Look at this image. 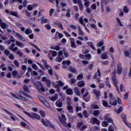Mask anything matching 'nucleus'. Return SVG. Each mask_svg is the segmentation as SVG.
<instances>
[{"instance_id":"f257e3e1","label":"nucleus","mask_w":131,"mask_h":131,"mask_svg":"<svg viewBox=\"0 0 131 131\" xmlns=\"http://www.w3.org/2000/svg\"><path fill=\"white\" fill-rule=\"evenodd\" d=\"M109 96L111 98L110 100V104H111V105H112L113 106H116V105H117V102L120 105H121V99H120L119 97H118L116 100V99H114L113 94H112V93H110Z\"/></svg>"},{"instance_id":"f03ea898","label":"nucleus","mask_w":131,"mask_h":131,"mask_svg":"<svg viewBox=\"0 0 131 131\" xmlns=\"http://www.w3.org/2000/svg\"><path fill=\"white\" fill-rule=\"evenodd\" d=\"M24 113L26 115H27V116H29V117H30V118H32V119H40V116L38 115V114L34 113H31L30 114L29 113L24 111Z\"/></svg>"},{"instance_id":"7ed1b4c3","label":"nucleus","mask_w":131,"mask_h":131,"mask_svg":"<svg viewBox=\"0 0 131 131\" xmlns=\"http://www.w3.org/2000/svg\"><path fill=\"white\" fill-rule=\"evenodd\" d=\"M112 79L114 85L117 88V91L119 92V90H118V86L117 85L118 82H117V80L116 79V70H115L114 72L112 73Z\"/></svg>"},{"instance_id":"20e7f679","label":"nucleus","mask_w":131,"mask_h":131,"mask_svg":"<svg viewBox=\"0 0 131 131\" xmlns=\"http://www.w3.org/2000/svg\"><path fill=\"white\" fill-rule=\"evenodd\" d=\"M61 117H59V120L60 122L61 123V124L63 126H66L67 125V123H66V121H67V118H66V116L65 115L61 114Z\"/></svg>"},{"instance_id":"39448f33","label":"nucleus","mask_w":131,"mask_h":131,"mask_svg":"<svg viewBox=\"0 0 131 131\" xmlns=\"http://www.w3.org/2000/svg\"><path fill=\"white\" fill-rule=\"evenodd\" d=\"M10 96H11V97H12L13 98H14V99H17V100H19L20 99V100H22L23 101H28V99L26 98V97H24L23 96L21 95L20 94H18L17 96L14 93H10Z\"/></svg>"},{"instance_id":"423d86ee","label":"nucleus","mask_w":131,"mask_h":131,"mask_svg":"<svg viewBox=\"0 0 131 131\" xmlns=\"http://www.w3.org/2000/svg\"><path fill=\"white\" fill-rule=\"evenodd\" d=\"M63 54L64 55L66 58L68 57V56H69L68 52H67V51H66V49H65V48H64L63 49H62V50L58 52V56L59 57H61V56H62V55H63Z\"/></svg>"},{"instance_id":"0eeeda50","label":"nucleus","mask_w":131,"mask_h":131,"mask_svg":"<svg viewBox=\"0 0 131 131\" xmlns=\"http://www.w3.org/2000/svg\"><path fill=\"white\" fill-rule=\"evenodd\" d=\"M79 21L80 22V24H81V25H82L83 26H84L86 32H88V33H91V32H90V30H89L88 28H86V26H85V24L83 23V17L81 16V17H80L79 19Z\"/></svg>"},{"instance_id":"6e6552de","label":"nucleus","mask_w":131,"mask_h":131,"mask_svg":"<svg viewBox=\"0 0 131 131\" xmlns=\"http://www.w3.org/2000/svg\"><path fill=\"white\" fill-rule=\"evenodd\" d=\"M71 41V47L73 49H76V44L75 43V39L74 38H70Z\"/></svg>"},{"instance_id":"1a4fd4ad","label":"nucleus","mask_w":131,"mask_h":131,"mask_svg":"<svg viewBox=\"0 0 131 131\" xmlns=\"http://www.w3.org/2000/svg\"><path fill=\"white\" fill-rule=\"evenodd\" d=\"M13 35H14V36H17V37L20 38V39H21V40H22L23 41H26V39H25V38H24V37L22 36V35H21V34H20L18 33H15V32H13Z\"/></svg>"},{"instance_id":"9d476101","label":"nucleus","mask_w":131,"mask_h":131,"mask_svg":"<svg viewBox=\"0 0 131 131\" xmlns=\"http://www.w3.org/2000/svg\"><path fill=\"white\" fill-rule=\"evenodd\" d=\"M13 35H14V36H17V37L20 38V39H21V40H22L23 41H26V39H25V38H24V37L22 36V35H21V34H20L18 33H15V32H13Z\"/></svg>"},{"instance_id":"9b49d317","label":"nucleus","mask_w":131,"mask_h":131,"mask_svg":"<svg viewBox=\"0 0 131 131\" xmlns=\"http://www.w3.org/2000/svg\"><path fill=\"white\" fill-rule=\"evenodd\" d=\"M67 110L69 113H73V106L71 105V102L68 103Z\"/></svg>"},{"instance_id":"f8f14e48","label":"nucleus","mask_w":131,"mask_h":131,"mask_svg":"<svg viewBox=\"0 0 131 131\" xmlns=\"http://www.w3.org/2000/svg\"><path fill=\"white\" fill-rule=\"evenodd\" d=\"M92 92L97 98H99L101 97V93L100 92V91L94 89Z\"/></svg>"},{"instance_id":"ddd939ff","label":"nucleus","mask_w":131,"mask_h":131,"mask_svg":"<svg viewBox=\"0 0 131 131\" xmlns=\"http://www.w3.org/2000/svg\"><path fill=\"white\" fill-rule=\"evenodd\" d=\"M4 111L7 113L8 115L10 116V118L12 119V120H16V116L13 115V114L11 113L8 110L4 109Z\"/></svg>"},{"instance_id":"4468645a","label":"nucleus","mask_w":131,"mask_h":131,"mask_svg":"<svg viewBox=\"0 0 131 131\" xmlns=\"http://www.w3.org/2000/svg\"><path fill=\"white\" fill-rule=\"evenodd\" d=\"M122 72V67H121V63H118L117 64V73L119 75L121 74Z\"/></svg>"},{"instance_id":"2eb2a0df","label":"nucleus","mask_w":131,"mask_h":131,"mask_svg":"<svg viewBox=\"0 0 131 131\" xmlns=\"http://www.w3.org/2000/svg\"><path fill=\"white\" fill-rule=\"evenodd\" d=\"M108 58L109 57L108 56L106 52L102 53L101 55V58L102 59V60H106L107 59H108Z\"/></svg>"},{"instance_id":"dca6fc26","label":"nucleus","mask_w":131,"mask_h":131,"mask_svg":"<svg viewBox=\"0 0 131 131\" xmlns=\"http://www.w3.org/2000/svg\"><path fill=\"white\" fill-rule=\"evenodd\" d=\"M36 88L38 91H41V92H45L46 90L45 89V88H43V86H42V84H39L38 85V86H36Z\"/></svg>"},{"instance_id":"f3484780","label":"nucleus","mask_w":131,"mask_h":131,"mask_svg":"<svg viewBox=\"0 0 131 131\" xmlns=\"http://www.w3.org/2000/svg\"><path fill=\"white\" fill-rule=\"evenodd\" d=\"M123 12L126 14L129 13V8H128V7L127 6H124L123 8Z\"/></svg>"},{"instance_id":"a211bd4d","label":"nucleus","mask_w":131,"mask_h":131,"mask_svg":"<svg viewBox=\"0 0 131 131\" xmlns=\"http://www.w3.org/2000/svg\"><path fill=\"white\" fill-rule=\"evenodd\" d=\"M10 15H11V16H13L14 17H16V18H18L19 16L18 15V12H13L10 11L9 12Z\"/></svg>"},{"instance_id":"6ab92c4d","label":"nucleus","mask_w":131,"mask_h":131,"mask_svg":"<svg viewBox=\"0 0 131 131\" xmlns=\"http://www.w3.org/2000/svg\"><path fill=\"white\" fill-rule=\"evenodd\" d=\"M85 85V83L84 81H81L78 82V86L79 88H82V86H84Z\"/></svg>"},{"instance_id":"aec40b11","label":"nucleus","mask_w":131,"mask_h":131,"mask_svg":"<svg viewBox=\"0 0 131 131\" xmlns=\"http://www.w3.org/2000/svg\"><path fill=\"white\" fill-rule=\"evenodd\" d=\"M50 121L49 120H46V121L43 120V119H42L41 120V122L45 126H48L49 123L48 122Z\"/></svg>"},{"instance_id":"412c9836","label":"nucleus","mask_w":131,"mask_h":131,"mask_svg":"<svg viewBox=\"0 0 131 131\" xmlns=\"http://www.w3.org/2000/svg\"><path fill=\"white\" fill-rule=\"evenodd\" d=\"M92 121H93L94 123H95V124H97V125H100V121H99V120H98L97 118H93Z\"/></svg>"},{"instance_id":"4be33fe9","label":"nucleus","mask_w":131,"mask_h":131,"mask_svg":"<svg viewBox=\"0 0 131 131\" xmlns=\"http://www.w3.org/2000/svg\"><path fill=\"white\" fill-rule=\"evenodd\" d=\"M42 62L43 63L45 68H48V69L51 68V66H49V64L47 63V60L42 59Z\"/></svg>"},{"instance_id":"5701e85b","label":"nucleus","mask_w":131,"mask_h":131,"mask_svg":"<svg viewBox=\"0 0 131 131\" xmlns=\"http://www.w3.org/2000/svg\"><path fill=\"white\" fill-rule=\"evenodd\" d=\"M78 35L80 36H83V32H82V30H81V28L80 26H78Z\"/></svg>"},{"instance_id":"b1692460","label":"nucleus","mask_w":131,"mask_h":131,"mask_svg":"<svg viewBox=\"0 0 131 131\" xmlns=\"http://www.w3.org/2000/svg\"><path fill=\"white\" fill-rule=\"evenodd\" d=\"M25 33L27 34V35H29V34H31L32 33V30L31 29L27 28L25 30Z\"/></svg>"},{"instance_id":"393cba45","label":"nucleus","mask_w":131,"mask_h":131,"mask_svg":"<svg viewBox=\"0 0 131 131\" xmlns=\"http://www.w3.org/2000/svg\"><path fill=\"white\" fill-rule=\"evenodd\" d=\"M49 100H51V101H55L58 99V95H54V96L51 97H49Z\"/></svg>"},{"instance_id":"a878e982","label":"nucleus","mask_w":131,"mask_h":131,"mask_svg":"<svg viewBox=\"0 0 131 131\" xmlns=\"http://www.w3.org/2000/svg\"><path fill=\"white\" fill-rule=\"evenodd\" d=\"M63 59H64V57L62 58L61 57V56H57L56 59L55 60L56 62H58V63H61V62H62V60H63Z\"/></svg>"},{"instance_id":"bb28decb","label":"nucleus","mask_w":131,"mask_h":131,"mask_svg":"<svg viewBox=\"0 0 131 131\" xmlns=\"http://www.w3.org/2000/svg\"><path fill=\"white\" fill-rule=\"evenodd\" d=\"M40 21L42 24H43V23H48V19H45V16H42L40 18Z\"/></svg>"},{"instance_id":"cd10ccee","label":"nucleus","mask_w":131,"mask_h":131,"mask_svg":"<svg viewBox=\"0 0 131 131\" xmlns=\"http://www.w3.org/2000/svg\"><path fill=\"white\" fill-rule=\"evenodd\" d=\"M101 112L99 110H95L93 112V115L94 116H99L100 115Z\"/></svg>"},{"instance_id":"c85d7f7f","label":"nucleus","mask_w":131,"mask_h":131,"mask_svg":"<svg viewBox=\"0 0 131 131\" xmlns=\"http://www.w3.org/2000/svg\"><path fill=\"white\" fill-rule=\"evenodd\" d=\"M91 131H100V128L97 126H95L92 127Z\"/></svg>"},{"instance_id":"c756f323","label":"nucleus","mask_w":131,"mask_h":131,"mask_svg":"<svg viewBox=\"0 0 131 131\" xmlns=\"http://www.w3.org/2000/svg\"><path fill=\"white\" fill-rule=\"evenodd\" d=\"M75 93L77 96H80V92H79V90L77 87L75 88Z\"/></svg>"},{"instance_id":"7c9ffc66","label":"nucleus","mask_w":131,"mask_h":131,"mask_svg":"<svg viewBox=\"0 0 131 131\" xmlns=\"http://www.w3.org/2000/svg\"><path fill=\"white\" fill-rule=\"evenodd\" d=\"M16 46H18V47H19L20 48H24V45L19 42V41H16Z\"/></svg>"},{"instance_id":"2f4dec72","label":"nucleus","mask_w":131,"mask_h":131,"mask_svg":"<svg viewBox=\"0 0 131 131\" xmlns=\"http://www.w3.org/2000/svg\"><path fill=\"white\" fill-rule=\"evenodd\" d=\"M67 94L69 96H71L73 94V92L72 91V90L69 89L67 90Z\"/></svg>"},{"instance_id":"473e14b6","label":"nucleus","mask_w":131,"mask_h":131,"mask_svg":"<svg viewBox=\"0 0 131 131\" xmlns=\"http://www.w3.org/2000/svg\"><path fill=\"white\" fill-rule=\"evenodd\" d=\"M56 105L57 106V107H62V106H63V103L61 102H60L59 101H57L56 102Z\"/></svg>"},{"instance_id":"72a5a7b5","label":"nucleus","mask_w":131,"mask_h":131,"mask_svg":"<svg viewBox=\"0 0 131 131\" xmlns=\"http://www.w3.org/2000/svg\"><path fill=\"white\" fill-rule=\"evenodd\" d=\"M24 91L26 92V93H30V91H29V89H28V87L26 86V85H24Z\"/></svg>"},{"instance_id":"f704fd0d","label":"nucleus","mask_w":131,"mask_h":131,"mask_svg":"<svg viewBox=\"0 0 131 131\" xmlns=\"http://www.w3.org/2000/svg\"><path fill=\"white\" fill-rule=\"evenodd\" d=\"M1 26L3 29H6L8 27V25L6 24V23H3L1 25Z\"/></svg>"},{"instance_id":"c9c22d12","label":"nucleus","mask_w":131,"mask_h":131,"mask_svg":"<svg viewBox=\"0 0 131 131\" xmlns=\"http://www.w3.org/2000/svg\"><path fill=\"white\" fill-rule=\"evenodd\" d=\"M57 83L58 85V86H64V85H65V84L61 81H57Z\"/></svg>"},{"instance_id":"e433bc0d","label":"nucleus","mask_w":131,"mask_h":131,"mask_svg":"<svg viewBox=\"0 0 131 131\" xmlns=\"http://www.w3.org/2000/svg\"><path fill=\"white\" fill-rule=\"evenodd\" d=\"M22 94L24 96H25V97H27V98H28L29 99H32V97H31V96L27 94V93H26L25 92H22Z\"/></svg>"},{"instance_id":"4c0bfd02","label":"nucleus","mask_w":131,"mask_h":131,"mask_svg":"<svg viewBox=\"0 0 131 131\" xmlns=\"http://www.w3.org/2000/svg\"><path fill=\"white\" fill-rule=\"evenodd\" d=\"M70 60H64L62 61V64L64 65V64H67V65L69 66L71 64Z\"/></svg>"},{"instance_id":"58836bf2","label":"nucleus","mask_w":131,"mask_h":131,"mask_svg":"<svg viewBox=\"0 0 131 131\" xmlns=\"http://www.w3.org/2000/svg\"><path fill=\"white\" fill-rule=\"evenodd\" d=\"M119 11L120 12L119 13V16H120V17H123L124 15V12L121 9H120Z\"/></svg>"},{"instance_id":"ea45409f","label":"nucleus","mask_w":131,"mask_h":131,"mask_svg":"<svg viewBox=\"0 0 131 131\" xmlns=\"http://www.w3.org/2000/svg\"><path fill=\"white\" fill-rule=\"evenodd\" d=\"M42 104H43L45 106H46V107H48V108H50V107L51 106V105H50V103H49L48 101H47L46 100H45Z\"/></svg>"},{"instance_id":"a19ab883","label":"nucleus","mask_w":131,"mask_h":131,"mask_svg":"<svg viewBox=\"0 0 131 131\" xmlns=\"http://www.w3.org/2000/svg\"><path fill=\"white\" fill-rule=\"evenodd\" d=\"M83 114L85 118H88L89 117V115L88 114V111H86V110H84L83 112Z\"/></svg>"},{"instance_id":"79ce46f5","label":"nucleus","mask_w":131,"mask_h":131,"mask_svg":"<svg viewBox=\"0 0 131 131\" xmlns=\"http://www.w3.org/2000/svg\"><path fill=\"white\" fill-rule=\"evenodd\" d=\"M104 118L105 120H107L108 119H109L110 118V114H105L104 116Z\"/></svg>"},{"instance_id":"37998d69","label":"nucleus","mask_w":131,"mask_h":131,"mask_svg":"<svg viewBox=\"0 0 131 131\" xmlns=\"http://www.w3.org/2000/svg\"><path fill=\"white\" fill-rule=\"evenodd\" d=\"M102 126H104V127H107V126H108V122H107V121H104L102 123Z\"/></svg>"},{"instance_id":"c03bdc74","label":"nucleus","mask_w":131,"mask_h":131,"mask_svg":"<svg viewBox=\"0 0 131 131\" xmlns=\"http://www.w3.org/2000/svg\"><path fill=\"white\" fill-rule=\"evenodd\" d=\"M82 78H83V75L82 74H80L77 77V79H78V80H81Z\"/></svg>"},{"instance_id":"a18cd8bd","label":"nucleus","mask_w":131,"mask_h":131,"mask_svg":"<svg viewBox=\"0 0 131 131\" xmlns=\"http://www.w3.org/2000/svg\"><path fill=\"white\" fill-rule=\"evenodd\" d=\"M122 106H120L118 110H117L116 111V113H117V114H119V113H120V112H121V111H122Z\"/></svg>"},{"instance_id":"49530a36","label":"nucleus","mask_w":131,"mask_h":131,"mask_svg":"<svg viewBox=\"0 0 131 131\" xmlns=\"http://www.w3.org/2000/svg\"><path fill=\"white\" fill-rule=\"evenodd\" d=\"M55 25H57L58 27H59L61 29H63V26L62 25V24L60 23H55Z\"/></svg>"},{"instance_id":"de8ad7c7","label":"nucleus","mask_w":131,"mask_h":131,"mask_svg":"<svg viewBox=\"0 0 131 131\" xmlns=\"http://www.w3.org/2000/svg\"><path fill=\"white\" fill-rule=\"evenodd\" d=\"M116 20L120 26H121V27L123 26V25L122 24V23H121V21H120V19L119 18H117Z\"/></svg>"},{"instance_id":"09e8293b","label":"nucleus","mask_w":131,"mask_h":131,"mask_svg":"<svg viewBox=\"0 0 131 131\" xmlns=\"http://www.w3.org/2000/svg\"><path fill=\"white\" fill-rule=\"evenodd\" d=\"M51 53L52 55V57H56L57 55V52L55 51H51Z\"/></svg>"},{"instance_id":"8fccbe9b","label":"nucleus","mask_w":131,"mask_h":131,"mask_svg":"<svg viewBox=\"0 0 131 131\" xmlns=\"http://www.w3.org/2000/svg\"><path fill=\"white\" fill-rule=\"evenodd\" d=\"M48 69L49 74H50V75H53V69H52V68L50 67Z\"/></svg>"},{"instance_id":"3c124183","label":"nucleus","mask_w":131,"mask_h":131,"mask_svg":"<svg viewBox=\"0 0 131 131\" xmlns=\"http://www.w3.org/2000/svg\"><path fill=\"white\" fill-rule=\"evenodd\" d=\"M102 105L104 107H108V102L106 101L102 100Z\"/></svg>"},{"instance_id":"603ef678","label":"nucleus","mask_w":131,"mask_h":131,"mask_svg":"<svg viewBox=\"0 0 131 131\" xmlns=\"http://www.w3.org/2000/svg\"><path fill=\"white\" fill-rule=\"evenodd\" d=\"M121 117L124 122H126V116L125 115H122Z\"/></svg>"},{"instance_id":"864d4df0","label":"nucleus","mask_w":131,"mask_h":131,"mask_svg":"<svg viewBox=\"0 0 131 131\" xmlns=\"http://www.w3.org/2000/svg\"><path fill=\"white\" fill-rule=\"evenodd\" d=\"M74 4H78V5H79L81 3V0H73Z\"/></svg>"},{"instance_id":"5fc2aeb1","label":"nucleus","mask_w":131,"mask_h":131,"mask_svg":"<svg viewBox=\"0 0 131 131\" xmlns=\"http://www.w3.org/2000/svg\"><path fill=\"white\" fill-rule=\"evenodd\" d=\"M48 125H49V126L50 127H51V128H55V126H54L53 123H52L50 121L48 122Z\"/></svg>"},{"instance_id":"6e6d98bb","label":"nucleus","mask_w":131,"mask_h":131,"mask_svg":"<svg viewBox=\"0 0 131 131\" xmlns=\"http://www.w3.org/2000/svg\"><path fill=\"white\" fill-rule=\"evenodd\" d=\"M39 100L41 102V103H43L45 101H46V99L43 98V97H41V96H39Z\"/></svg>"},{"instance_id":"4d7b16f0","label":"nucleus","mask_w":131,"mask_h":131,"mask_svg":"<svg viewBox=\"0 0 131 131\" xmlns=\"http://www.w3.org/2000/svg\"><path fill=\"white\" fill-rule=\"evenodd\" d=\"M16 54L18 55V56H19V57H22L23 56V54L22 53V52H21L20 50H18L16 52Z\"/></svg>"},{"instance_id":"13d9d810","label":"nucleus","mask_w":131,"mask_h":131,"mask_svg":"<svg viewBox=\"0 0 131 131\" xmlns=\"http://www.w3.org/2000/svg\"><path fill=\"white\" fill-rule=\"evenodd\" d=\"M70 72H72L73 73H77V71H76V70H75V69L73 68H71L70 69Z\"/></svg>"},{"instance_id":"bf43d9fd","label":"nucleus","mask_w":131,"mask_h":131,"mask_svg":"<svg viewBox=\"0 0 131 131\" xmlns=\"http://www.w3.org/2000/svg\"><path fill=\"white\" fill-rule=\"evenodd\" d=\"M89 22H91V23H97V21L92 17L89 19Z\"/></svg>"},{"instance_id":"052dcab7","label":"nucleus","mask_w":131,"mask_h":131,"mask_svg":"<svg viewBox=\"0 0 131 131\" xmlns=\"http://www.w3.org/2000/svg\"><path fill=\"white\" fill-rule=\"evenodd\" d=\"M92 108H94V109H99L100 108L98 105H95V104H92L91 105Z\"/></svg>"},{"instance_id":"680f3d73","label":"nucleus","mask_w":131,"mask_h":131,"mask_svg":"<svg viewBox=\"0 0 131 131\" xmlns=\"http://www.w3.org/2000/svg\"><path fill=\"white\" fill-rule=\"evenodd\" d=\"M32 68L33 69H34V70H38V67L36 66V64H34L32 65Z\"/></svg>"},{"instance_id":"e2e57ef3","label":"nucleus","mask_w":131,"mask_h":131,"mask_svg":"<svg viewBox=\"0 0 131 131\" xmlns=\"http://www.w3.org/2000/svg\"><path fill=\"white\" fill-rule=\"evenodd\" d=\"M14 63L16 67L18 68L20 66V64H19V62L17 60H14Z\"/></svg>"},{"instance_id":"0e129e2a","label":"nucleus","mask_w":131,"mask_h":131,"mask_svg":"<svg viewBox=\"0 0 131 131\" xmlns=\"http://www.w3.org/2000/svg\"><path fill=\"white\" fill-rule=\"evenodd\" d=\"M27 9L28 11H32V10H33V8L32 7V6L31 5H28L27 7Z\"/></svg>"},{"instance_id":"69168bd1","label":"nucleus","mask_w":131,"mask_h":131,"mask_svg":"<svg viewBox=\"0 0 131 131\" xmlns=\"http://www.w3.org/2000/svg\"><path fill=\"white\" fill-rule=\"evenodd\" d=\"M84 6L86 8H89V6H90V2L89 1H86L84 3Z\"/></svg>"},{"instance_id":"338daca9","label":"nucleus","mask_w":131,"mask_h":131,"mask_svg":"<svg viewBox=\"0 0 131 131\" xmlns=\"http://www.w3.org/2000/svg\"><path fill=\"white\" fill-rule=\"evenodd\" d=\"M56 34H58L59 38H62L64 36L61 33H59V32H56Z\"/></svg>"},{"instance_id":"774afa93","label":"nucleus","mask_w":131,"mask_h":131,"mask_svg":"<svg viewBox=\"0 0 131 131\" xmlns=\"http://www.w3.org/2000/svg\"><path fill=\"white\" fill-rule=\"evenodd\" d=\"M90 27L92 28H94V29H97V26H96V25L95 24H91Z\"/></svg>"}]
</instances>
